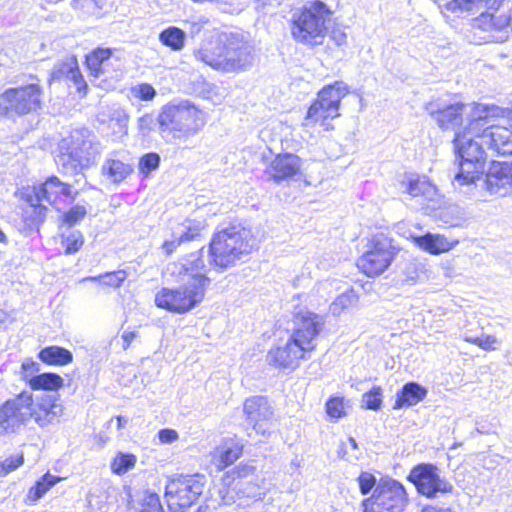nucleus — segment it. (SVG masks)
Listing matches in <instances>:
<instances>
[{"instance_id": "obj_45", "label": "nucleus", "mask_w": 512, "mask_h": 512, "mask_svg": "<svg viewBox=\"0 0 512 512\" xmlns=\"http://www.w3.org/2000/svg\"><path fill=\"white\" fill-rule=\"evenodd\" d=\"M232 482L237 480H250L258 478L256 467L250 464H240L232 469Z\"/></svg>"}, {"instance_id": "obj_41", "label": "nucleus", "mask_w": 512, "mask_h": 512, "mask_svg": "<svg viewBox=\"0 0 512 512\" xmlns=\"http://www.w3.org/2000/svg\"><path fill=\"white\" fill-rule=\"evenodd\" d=\"M84 243L83 235L80 231H72L69 235L63 238L62 245L65 248L66 254H73L80 250Z\"/></svg>"}, {"instance_id": "obj_10", "label": "nucleus", "mask_w": 512, "mask_h": 512, "mask_svg": "<svg viewBox=\"0 0 512 512\" xmlns=\"http://www.w3.org/2000/svg\"><path fill=\"white\" fill-rule=\"evenodd\" d=\"M407 504L405 487L392 478L380 479L372 495L362 502L363 512H403Z\"/></svg>"}, {"instance_id": "obj_22", "label": "nucleus", "mask_w": 512, "mask_h": 512, "mask_svg": "<svg viewBox=\"0 0 512 512\" xmlns=\"http://www.w3.org/2000/svg\"><path fill=\"white\" fill-rule=\"evenodd\" d=\"M26 394H20L16 398L7 400L0 406V434L14 432L27 422L30 411L27 408Z\"/></svg>"}, {"instance_id": "obj_40", "label": "nucleus", "mask_w": 512, "mask_h": 512, "mask_svg": "<svg viewBox=\"0 0 512 512\" xmlns=\"http://www.w3.org/2000/svg\"><path fill=\"white\" fill-rule=\"evenodd\" d=\"M362 401L366 409L379 410L382 405V389L378 386L373 387L370 391L363 394Z\"/></svg>"}, {"instance_id": "obj_59", "label": "nucleus", "mask_w": 512, "mask_h": 512, "mask_svg": "<svg viewBox=\"0 0 512 512\" xmlns=\"http://www.w3.org/2000/svg\"><path fill=\"white\" fill-rule=\"evenodd\" d=\"M422 512H452L449 508H437L434 506H427L425 507Z\"/></svg>"}, {"instance_id": "obj_14", "label": "nucleus", "mask_w": 512, "mask_h": 512, "mask_svg": "<svg viewBox=\"0 0 512 512\" xmlns=\"http://www.w3.org/2000/svg\"><path fill=\"white\" fill-rule=\"evenodd\" d=\"M407 479L414 484L419 494L427 498H436L453 490L452 484L440 475L439 469L433 464L416 465Z\"/></svg>"}, {"instance_id": "obj_44", "label": "nucleus", "mask_w": 512, "mask_h": 512, "mask_svg": "<svg viewBox=\"0 0 512 512\" xmlns=\"http://www.w3.org/2000/svg\"><path fill=\"white\" fill-rule=\"evenodd\" d=\"M130 91L133 97L142 101H152L157 95L155 88L148 83L137 84L131 87Z\"/></svg>"}, {"instance_id": "obj_21", "label": "nucleus", "mask_w": 512, "mask_h": 512, "mask_svg": "<svg viewBox=\"0 0 512 512\" xmlns=\"http://www.w3.org/2000/svg\"><path fill=\"white\" fill-rule=\"evenodd\" d=\"M479 182L491 194L505 196L512 191V161H493L487 173L482 176V180Z\"/></svg>"}, {"instance_id": "obj_57", "label": "nucleus", "mask_w": 512, "mask_h": 512, "mask_svg": "<svg viewBox=\"0 0 512 512\" xmlns=\"http://www.w3.org/2000/svg\"><path fill=\"white\" fill-rule=\"evenodd\" d=\"M136 338L135 332H125L122 336L123 344L122 348L127 350L131 344V342Z\"/></svg>"}, {"instance_id": "obj_34", "label": "nucleus", "mask_w": 512, "mask_h": 512, "mask_svg": "<svg viewBox=\"0 0 512 512\" xmlns=\"http://www.w3.org/2000/svg\"><path fill=\"white\" fill-rule=\"evenodd\" d=\"M127 273L124 270H118L114 272H108L105 274H101L98 276H89L83 278L81 281H92L98 282L101 285L118 288L122 285V283L126 280Z\"/></svg>"}, {"instance_id": "obj_37", "label": "nucleus", "mask_w": 512, "mask_h": 512, "mask_svg": "<svg viewBox=\"0 0 512 512\" xmlns=\"http://www.w3.org/2000/svg\"><path fill=\"white\" fill-rule=\"evenodd\" d=\"M243 452V446L238 443H231L222 447L218 452L219 465L224 468L236 461Z\"/></svg>"}, {"instance_id": "obj_24", "label": "nucleus", "mask_w": 512, "mask_h": 512, "mask_svg": "<svg viewBox=\"0 0 512 512\" xmlns=\"http://www.w3.org/2000/svg\"><path fill=\"white\" fill-rule=\"evenodd\" d=\"M301 168V159L294 154L277 155L266 168L265 174L269 179L279 183L297 175Z\"/></svg>"}, {"instance_id": "obj_11", "label": "nucleus", "mask_w": 512, "mask_h": 512, "mask_svg": "<svg viewBox=\"0 0 512 512\" xmlns=\"http://www.w3.org/2000/svg\"><path fill=\"white\" fill-rule=\"evenodd\" d=\"M205 477L200 474L178 475L165 487V498L171 512H184L202 494Z\"/></svg>"}, {"instance_id": "obj_5", "label": "nucleus", "mask_w": 512, "mask_h": 512, "mask_svg": "<svg viewBox=\"0 0 512 512\" xmlns=\"http://www.w3.org/2000/svg\"><path fill=\"white\" fill-rule=\"evenodd\" d=\"M254 244L250 230L239 226L227 227L213 236L208 250L209 263L226 270L250 254Z\"/></svg>"}, {"instance_id": "obj_49", "label": "nucleus", "mask_w": 512, "mask_h": 512, "mask_svg": "<svg viewBox=\"0 0 512 512\" xmlns=\"http://www.w3.org/2000/svg\"><path fill=\"white\" fill-rule=\"evenodd\" d=\"M22 379L31 387V379L40 374V364L35 361L27 360L21 365Z\"/></svg>"}, {"instance_id": "obj_63", "label": "nucleus", "mask_w": 512, "mask_h": 512, "mask_svg": "<svg viewBox=\"0 0 512 512\" xmlns=\"http://www.w3.org/2000/svg\"><path fill=\"white\" fill-rule=\"evenodd\" d=\"M203 27L202 23H193L192 25V33H199Z\"/></svg>"}, {"instance_id": "obj_32", "label": "nucleus", "mask_w": 512, "mask_h": 512, "mask_svg": "<svg viewBox=\"0 0 512 512\" xmlns=\"http://www.w3.org/2000/svg\"><path fill=\"white\" fill-rule=\"evenodd\" d=\"M64 385V379L51 372L37 374V377L31 379L32 390L58 391Z\"/></svg>"}, {"instance_id": "obj_1", "label": "nucleus", "mask_w": 512, "mask_h": 512, "mask_svg": "<svg viewBox=\"0 0 512 512\" xmlns=\"http://www.w3.org/2000/svg\"><path fill=\"white\" fill-rule=\"evenodd\" d=\"M202 257L203 248L196 254H191L183 262L168 266L170 274L182 286L178 289L163 288L159 291L155 296L158 307L176 313H186L203 300L210 279L206 276Z\"/></svg>"}, {"instance_id": "obj_17", "label": "nucleus", "mask_w": 512, "mask_h": 512, "mask_svg": "<svg viewBox=\"0 0 512 512\" xmlns=\"http://www.w3.org/2000/svg\"><path fill=\"white\" fill-rule=\"evenodd\" d=\"M393 258V248L388 239L375 237L369 250L357 260V267L367 276L375 277L390 266Z\"/></svg>"}, {"instance_id": "obj_19", "label": "nucleus", "mask_w": 512, "mask_h": 512, "mask_svg": "<svg viewBox=\"0 0 512 512\" xmlns=\"http://www.w3.org/2000/svg\"><path fill=\"white\" fill-rule=\"evenodd\" d=\"M42 90L38 84H29L18 88H9L1 100L8 104L11 111L19 115L36 111L41 106Z\"/></svg>"}, {"instance_id": "obj_47", "label": "nucleus", "mask_w": 512, "mask_h": 512, "mask_svg": "<svg viewBox=\"0 0 512 512\" xmlns=\"http://www.w3.org/2000/svg\"><path fill=\"white\" fill-rule=\"evenodd\" d=\"M423 264L417 262L416 260H409L405 263L403 267V274L405 275V281L407 282H416L420 274L423 272Z\"/></svg>"}, {"instance_id": "obj_52", "label": "nucleus", "mask_w": 512, "mask_h": 512, "mask_svg": "<svg viewBox=\"0 0 512 512\" xmlns=\"http://www.w3.org/2000/svg\"><path fill=\"white\" fill-rule=\"evenodd\" d=\"M43 363L49 365H66L72 362L73 354H38Z\"/></svg>"}, {"instance_id": "obj_18", "label": "nucleus", "mask_w": 512, "mask_h": 512, "mask_svg": "<svg viewBox=\"0 0 512 512\" xmlns=\"http://www.w3.org/2000/svg\"><path fill=\"white\" fill-rule=\"evenodd\" d=\"M243 411L247 423L252 426V430L255 434L261 436L259 441L268 439L274 426V412L268 399L263 396L251 397L245 401Z\"/></svg>"}, {"instance_id": "obj_36", "label": "nucleus", "mask_w": 512, "mask_h": 512, "mask_svg": "<svg viewBox=\"0 0 512 512\" xmlns=\"http://www.w3.org/2000/svg\"><path fill=\"white\" fill-rule=\"evenodd\" d=\"M296 354H269L267 361L284 372L293 371L299 366V358Z\"/></svg>"}, {"instance_id": "obj_46", "label": "nucleus", "mask_w": 512, "mask_h": 512, "mask_svg": "<svg viewBox=\"0 0 512 512\" xmlns=\"http://www.w3.org/2000/svg\"><path fill=\"white\" fill-rule=\"evenodd\" d=\"M160 164V156L157 153H147L145 154L139 162V170L145 176L151 171L156 170Z\"/></svg>"}, {"instance_id": "obj_4", "label": "nucleus", "mask_w": 512, "mask_h": 512, "mask_svg": "<svg viewBox=\"0 0 512 512\" xmlns=\"http://www.w3.org/2000/svg\"><path fill=\"white\" fill-rule=\"evenodd\" d=\"M159 132L170 140H187L206 125V114L188 100L164 105L157 117Z\"/></svg>"}, {"instance_id": "obj_15", "label": "nucleus", "mask_w": 512, "mask_h": 512, "mask_svg": "<svg viewBox=\"0 0 512 512\" xmlns=\"http://www.w3.org/2000/svg\"><path fill=\"white\" fill-rule=\"evenodd\" d=\"M503 2L504 0H452L446 8L451 12H457L471 10L474 7H485L488 11L481 13L476 19L477 25L484 30H503L509 26L512 14L508 16L495 15L493 12H489L490 10L497 11Z\"/></svg>"}, {"instance_id": "obj_20", "label": "nucleus", "mask_w": 512, "mask_h": 512, "mask_svg": "<svg viewBox=\"0 0 512 512\" xmlns=\"http://www.w3.org/2000/svg\"><path fill=\"white\" fill-rule=\"evenodd\" d=\"M26 397L27 408L30 411L27 415V421L33 418L41 427L52 423L63 412V406L56 394L42 395L35 402L31 395L26 394Z\"/></svg>"}, {"instance_id": "obj_50", "label": "nucleus", "mask_w": 512, "mask_h": 512, "mask_svg": "<svg viewBox=\"0 0 512 512\" xmlns=\"http://www.w3.org/2000/svg\"><path fill=\"white\" fill-rule=\"evenodd\" d=\"M157 119L154 118L152 114L146 113L138 118L137 120V128L139 134L143 137L148 136L151 131L154 130Z\"/></svg>"}, {"instance_id": "obj_25", "label": "nucleus", "mask_w": 512, "mask_h": 512, "mask_svg": "<svg viewBox=\"0 0 512 512\" xmlns=\"http://www.w3.org/2000/svg\"><path fill=\"white\" fill-rule=\"evenodd\" d=\"M401 189L413 198H420L423 202H437L439 193L437 188L425 177L406 174L400 182Z\"/></svg>"}, {"instance_id": "obj_2", "label": "nucleus", "mask_w": 512, "mask_h": 512, "mask_svg": "<svg viewBox=\"0 0 512 512\" xmlns=\"http://www.w3.org/2000/svg\"><path fill=\"white\" fill-rule=\"evenodd\" d=\"M198 61L224 73H236L248 69L254 60L253 48L238 34L221 35L214 46L194 51Z\"/></svg>"}, {"instance_id": "obj_35", "label": "nucleus", "mask_w": 512, "mask_h": 512, "mask_svg": "<svg viewBox=\"0 0 512 512\" xmlns=\"http://www.w3.org/2000/svg\"><path fill=\"white\" fill-rule=\"evenodd\" d=\"M127 512H164L158 494L146 491L140 508L130 506Z\"/></svg>"}, {"instance_id": "obj_3", "label": "nucleus", "mask_w": 512, "mask_h": 512, "mask_svg": "<svg viewBox=\"0 0 512 512\" xmlns=\"http://www.w3.org/2000/svg\"><path fill=\"white\" fill-rule=\"evenodd\" d=\"M504 110L495 105H474L469 115L467 130L487 149L498 155H512V127L495 123Z\"/></svg>"}, {"instance_id": "obj_61", "label": "nucleus", "mask_w": 512, "mask_h": 512, "mask_svg": "<svg viewBox=\"0 0 512 512\" xmlns=\"http://www.w3.org/2000/svg\"><path fill=\"white\" fill-rule=\"evenodd\" d=\"M9 111H11L9 105H4L0 102V117L7 115Z\"/></svg>"}, {"instance_id": "obj_13", "label": "nucleus", "mask_w": 512, "mask_h": 512, "mask_svg": "<svg viewBox=\"0 0 512 512\" xmlns=\"http://www.w3.org/2000/svg\"><path fill=\"white\" fill-rule=\"evenodd\" d=\"M296 319L298 328L289 336L283 352H293V347L301 352H311L316 347L315 338L325 323L324 317L310 311H300Z\"/></svg>"}, {"instance_id": "obj_27", "label": "nucleus", "mask_w": 512, "mask_h": 512, "mask_svg": "<svg viewBox=\"0 0 512 512\" xmlns=\"http://www.w3.org/2000/svg\"><path fill=\"white\" fill-rule=\"evenodd\" d=\"M428 394V390L417 382H408L396 393L394 409L410 407L423 401Z\"/></svg>"}, {"instance_id": "obj_42", "label": "nucleus", "mask_w": 512, "mask_h": 512, "mask_svg": "<svg viewBox=\"0 0 512 512\" xmlns=\"http://www.w3.org/2000/svg\"><path fill=\"white\" fill-rule=\"evenodd\" d=\"M325 406L327 415L332 419L338 420L345 415L343 397L332 396L327 400Z\"/></svg>"}, {"instance_id": "obj_30", "label": "nucleus", "mask_w": 512, "mask_h": 512, "mask_svg": "<svg viewBox=\"0 0 512 512\" xmlns=\"http://www.w3.org/2000/svg\"><path fill=\"white\" fill-rule=\"evenodd\" d=\"M112 55L108 48H97L86 56V65L91 75L99 77L105 73V67Z\"/></svg>"}, {"instance_id": "obj_29", "label": "nucleus", "mask_w": 512, "mask_h": 512, "mask_svg": "<svg viewBox=\"0 0 512 512\" xmlns=\"http://www.w3.org/2000/svg\"><path fill=\"white\" fill-rule=\"evenodd\" d=\"M414 242L422 250L430 254H440L449 251L452 244L442 235L426 233L423 236L414 237Z\"/></svg>"}, {"instance_id": "obj_54", "label": "nucleus", "mask_w": 512, "mask_h": 512, "mask_svg": "<svg viewBox=\"0 0 512 512\" xmlns=\"http://www.w3.org/2000/svg\"><path fill=\"white\" fill-rule=\"evenodd\" d=\"M474 343L483 350L498 349V340L494 336H480L474 339Z\"/></svg>"}, {"instance_id": "obj_28", "label": "nucleus", "mask_w": 512, "mask_h": 512, "mask_svg": "<svg viewBox=\"0 0 512 512\" xmlns=\"http://www.w3.org/2000/svg\"><path fill=\"white\" fill-rule=\"evenodd\" d=\"M132 171L133 169L130 164L112 157H107L101 167L102 176L113 184L124 181Z\"/></svg>"}, {"instance_id": "obj_51", "label": "nucleus", "mask_w": 512, "mask_h": 512, "mask_svg": "<svg viewBox=\"0 0 512 512\" xmlns=\"http://www.w3.org/2000/svg\"><path fill=\"white\" fill-rule=\"evenodd\" d=\"M359 489L362 495H367L377 486L376 477L369 472H362L358 477Z\"/></svg>"}, {"instance_id": "obj_43", "label": "nucleus", "mask_w": 512, "mask_h": 512, "mask_svg": "<svg viewBox=\"0 0 512 512\" xmlns=\"http://www.w3.org/2000/svg\"><path fill=\"white\" fill-rule=\"evenodd\" d=\"M24 463V456L22 453L10 455L0 461V476H6L12 471L19 468Z\"/></svg>"}, {"instance_id": "obj_16", "label": "nucleus", "mask_w": 512, "mask_h": 512, "mask_svg": "<svg viewBox=\"0 0 512 512\" xmlns=\"http://www.w3.org/2000/svg\"><path fill=\"white\" fill-rule=\"evenodd\" d=\"M478 104L449 103L444 99L437 98L426 103L425 110L439 128L442 130H453L462 124L464 114L469 118L473 106Z\"/></svg>"}, {"instance_id": "obj_38", "label": "nucleus", "mask_w": 512, "mask_h": 512, "mask_svg": "<svg viewBox=\"0 0 512 512\" xmlns=\"http://www.w3.org/2000/svg\"><path fill=\"white\" fill-rule=\"evenodd\" d=\"M136 464V456L131 453L119 452L111 463V470L117 475H122L132 469Z\"/></svg>"}, {"instance_id": "obj_33", "label": "nucleus", "mask_w": 512, "mask_h": 512, "mask_svg": "<svg viewBox=\"0 0 512 512\" xmlns=\"http://www.w3.org/2000/svg\"><path fill=\"white\" fill-rule=\"evenodd\" d=\"M60 481V477L54 476L49 472L45 473L33 487L29 489L28 496L33 501H37L42 498L47 491L55 486Z\"/></svg>"}, {"instance_id": "obj_8", "label": "nucleus", "mask_w": 512, "mask_h": 512, "mask_svg": "<svg viewBox=\"0 0 512 512\" xmlns=\"http://www.w3.org/2000/svg\"><path fill=\"white\" fill-rule=\"evenodd\" d=\"M332 12L322 1H314L293 14L291 34L305 45H321L326 37Z\"/></svg>"}, {"instance_id": "obj_48", "label": "nucleus", "mask_w": 512, "mask_h": 512, "mask_svg": "<svg viewBox=\"0 0 512 512\" xmlns=\"http://www.w3.org/2000/svg\"><path fill=\"white\" fill-rule=\"evenodd\" d=\"M87 214V210L82 205H75L63 214V222L69 226L79 223Z\"/></svg>"}, {"instance_id": "obj_53", "label": "nucleus", "mask_w": 512, "mask_h": 512, "mask_svg": "<svg viewBox=\"0 0 512 512\" xmlns=\"http://www.w3.org/2000/svg\"><path fill=\"white\" fill-rule=\"evenodd\" d=\"M194 236L195 234L190 233V231L183 232L179 238L165 241L163 244V249L167 254H171L178 245H180L182 242L190 241L194 238Z\"/></svg>"}, {"instance_id": "obj_39", "label": "nucleus", "mask_w": 512, "mask_h": 512, "mask_svg": "<svg viewBox=\"0 0 512 512\" xmlns=\"http://www.w3.org/2000/svg\"><path fill=\"white\" fill-rule=\"evenodd\" d=\"M358 301V297L351 289L340 294L330 305V311L333 315H340L346 308L353 306Z\"/></svg>"}, {"instance_id": "obj_56", "label": "nucleus", "mask_w": 512, "mask_h": 512, "mask_svg": "<svg viewBox=\"0 0 512 512\" xmlns=\"http://www.w3.org/2000/svg\"><path fill=\"white\" fill-rule=\"evenodd\" d=\"M330 37L338 46L344 45L347 39L346 33L340 28L333 29Z\"/></svg>"}, {"instance_id": "obj_60", "label": "nucleus", "mask_w": 512, "mask_h": 512, "mask_svg": "<svg viewBox=\"0 0 512 512\" xmlns=\"http://www.w3.org/2000/svg\"><path fill=\"white\" fill-rule=\"evenodd\" d=\"M40 352H60V353H63V352H70V351L68 349L61 348V347L50 346V347L43 348Z\"/></svg>"}, {"instance_id": "obj_7", "label": "nucleus", "mask_w": 512, "mask_h": 512, "mask_svg": "<svg viewBox=\"0 0 512 512\" xmlns=\"http://www.w3.org/2000/svg\"><path fill=\"white\" fill-rule=\"evenodd\" d=\"M476 138L468 132L467 125L463 130L455 133L453 146L459 171L454 181L460 186L477 185L484 176L487 153L483 148L482 140L477 141Z\"/></svg>"}, {"instance_id": "obj_23", "label": "nucleus", "mask_w": 512, "mask_h": 512, "mask_svg": "<svg viewBox=\"0 0 512 512\" xmlns=\"http://www.w3.org/2000/svg\"><path fill=\"white\" fill-rule=\"evenodd\" d=\"M28 195L31 206H43V203L55 204L61 196L72 197V187L59 180L56 176L49 177L43 184L34 187Z\"/></svg>"}, {"instance_id": "obj_31", "label": "nucleus", "mask_w": 512, "mask_h": 512, "mask_svg": "<svg viewBox=\"0 0 512 512\" xmlns=\"http://www.w3.org/2000/svg\"><path fill=\"white\" fill-rule=\"evenodd\" d=\"M186 33L175 26H170L159 33V41L172 51H181L185 46Z\"/></svg>"}, {"instance_id": "obj_62", "label": "nucleus", "mask_w": 512, "mask_h": 512, "mask_svg": "<svg viewBox=\"0 0 512 512\" xmlns=\"http://www.w3.org/2000/svg\"><path fill=\"white\" fill-rule=\"evenodd\" d=\"M118 427H124L128 423V419L123 416L117 417Z\"/></svg>"}, {"instance_id": "obj_26", "label": "nucleus", "mask_w": 512, "mask_h": 512, "mask_svg": "<svg viewBox=\"0 0 512 512\" xmlns=\"http://www.w3.org/2000/svg\"><path fill=\"white\" fill-rule=\"evenodd\" d=\"M62 79L71 80L79 93L87 90V84L79 70L75 56H68L55 64L51 72V80Z\"/></svg>"}, {"instance_id": "obj_64", "label": "nucleus", "mask_w": 512, "mask_h": 512, "mask_svg": "<svg viewBox=\"0 0 512 512\" xmlns=\"http://www.w3.org/2000/svg\"><path fill=\"white\" fill-rule=\"evenodd\" d=\"M196 512H211V511H210V507L209 506L201 505V506L198 507Z\"/></svg>"}, {"instance_id": "obj_12", "label": "nucleus", "mask_w": 512, "mask_h": 512, "mask_svg": "<svg viewBox=\"0 0 512 512\" xmlns=\"http://www.w3.org/2000/svg\"><path fill=\"white\" fill-rule=\"evenodd\" d=\"M261 483L262 480L259 478L231 482L219 490L220 503L227 506L235 505L238 512H243V509L262 500L265 496L266 489Z\"/></svg>"}, {"instance_id": "obj_9", "label": "nucleus", "mask_w": 512, "mask_h": 512, "mask_svg": "<svg viewBox=\"0 0 512 512\" xmlns=\"http://www.w3.org/2000/svg\"><path fill=\"white\" fill-rule=\"evenodd\" d=\"M348 93L349 88L343 81H336L322 88L317 95V99L309 107L303 125L313 127L319 124L327 130L329 127L327 121L340 115L341 100Z\"/></svg>"}, {"instance_id": "obj_58", "label": "nucleus", "mask_w": 512, "mask_h": 512, "mask_svg": "<svg viewBox=\"0 0 512 512\" xmlns=\"http://www.w3.org/2000/svg\"><path fill=\"white\" fill-rule=\"evenodd\" d=\"M12 320L13 319H12L11 315L8 312L0 309V326L9 323Z\"/></svg>"}, {"instance_id": "obj_6", "label": "nucleus", "mask_w": 512, "mask_h": 512, "mask_svg": "<svg viewBox=\"0 0 512 512\" xmlns=\"http://www.w3.org/2000/svg\"><path fill=\"white\" fill-rule=\"evenodd\" d=\"M59 151L57 163L74 172L94 165L103 152V145L92 131L81 128L61 140Z\"/></svg>"}, {"instance_id": "obj_55", "label": "nucleus", "mask_w": 512, "mask_h": 512, "mask_svg": "<svg viewBox=\"0 0 512 512\" xmlns=\"http://www.w3.org/2000/svg\"><path fill=\"white\" fill-rule=\"evenodd\" d=\"M158 436L162 443H172L178 438L177 432L173 429H161Z\"/></svg>"}]
</instances>
